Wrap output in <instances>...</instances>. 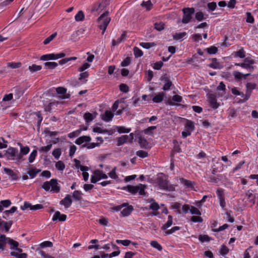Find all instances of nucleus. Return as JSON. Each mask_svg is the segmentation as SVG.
Returning <instances> with one entry per match:
<instances>
[{
	"instance_id": "0e129e2a",
	"label": "nucleus",
	"mask_w": 258,
	"mask_h": 258,
	"mask_svg": "<svg viewBox=\"0 0 258 258\" xmlns=\"http://www.w3.org/2000/svg\"><path fill=\"white\" fill-rule=\"evenodd\" d=\"M52 246H53V243L51 241H44V242H42L41 243H40V246L41 248H44L45 247H52Z\"/></svg>"
},
{
	"instance_id": "39448f33",
	"label": "nucleus",
	"mask_w": 258,
	"mask_h": 258,
	"mask_svg": "<svg viewBox=\"0 0 258 258\" xmlns=\"http://www.w3.org/2000/svg\"><path fill=\"white\" fill-rule=\"evenodd\" d=\"M182 11L183 16L181 22L183 24H187L192 19V15L195 13V9L194 8H185L182 10Z\"/></svg>"
},
{
	"instance_id": "f8f14e48",
	"label": "nucleus",
	"mask_w": 258,
	"mask_h": 258,
	"mask_svg": "<svg viewBox=\"0 0 258 258\" xmlns=\"http://www.w3.org/2000/svg\"><path fill=\"white\" fill-rule=\"evenodd\" d=\"M56 91L57 94L61 95L60 96V98L61 99H66L70 97L69 94H67V89L63 87H58L56 89Z\"/></svg>"
},
{
	"instance_id": "c756f323",
	"label": "nucleus",
	"mask_w": 258,
	"mask_h": 258,
	"mask_svg": "<svg viewBox=\"0 0 258 258\" xmlns=\"http://www.w3.org/2000/svg\"><path fill=\"white\" fill-rule=\"evenodd\" d=\"M19 145L20 146V152L21 155L23 156V155H26L28 154L30 151V149L28 146L23 147L22 146L21 144L19 143Z\"/></svg>"
},
{
	"instance_id": "4d7b16f0",
	"label": "nucleus",
	"mask_w": 258,
	"mask_h": 258,
	"mask_svg": "<svg viewBox=\"0 0 258 258\" xmlns=\"http://www.w3.org/2000/svg\"><path fill=\"white\" fill-rule=\"evenodd\" d=\"M207 51L209 54H215L218 51V48L214 46H212L207 48Z\"/></svg>"
},
{
	"instance_id": "603ef678",
	"label": "nucleus",
	"mask_w": 258,
	"mask_h": 258,
	"mask_svg": "<svg viewBox=\"0 0 258 258\" xmlns=\"http://www.w3.org/2000/svg\"><path fill=\"white\" fill-rule=\"evenodd\" d=\"M100 146L99 143H89L87 144H84L82 146L83 147H87L88 149H93L96 147H99Z\"/></svg>"
},
{
	"instance_id": "69168bd1",
	"label": "nucleus",
	"mask_w": 258,
	"mask_h": 258,
	"mask_svg": "<svg viewBox=\"0 0 258 258\" xmlns=\"http://www.w3.org/2000/svg\"><path fill=\"white\" fill-rule=\"evenodd\" d=\"M50 181H45L42 184V188H43L45 191H49L50 188Z\"/></svg>"
},
{
	"instance_id": "8fccbe9b",
	"label": "nucleus",
	"mask_w": 258,
	"mask_h": 258,
	"mask_svg": "<svg viewBox=\"0 0 258 258\" xmlns=\"http://www.w3.org/2000/svg\"><path fill=\"white\" fill-rule=\"evenodd\" d=\"M217 91H223L224 92V93L220 95L221 96H222L224 94H225V91L226 90V87H225V84H224V83L223 82H221L219 83V85L217 87ZM219 95H220V94H219Z\"/></svg>"
},
{
	"instance_id": "c9c22d12",
	"label": "nucleus",
	"mask_w": 258,
	"mask_h": 258,
	"mask_svg": "<svg viewBox=\"0 0 258 258\" xmlns=\"http://www.w3.org/2000/svg\"><path fill=\"white\" fill-rule=\"evenodd\" d=\"M45 67L49 69H53L56 68L58 64L55 62H46L44 63Z\"/></svg>"
},
{
	"instance_id": "b1692460",
	"label": "nucleus",
	"mask_w": 258,
	"mask_h": 258,
	"mask_svg": "<svg viewBox=\"0 0 258 258\" xmlns=\"http://www.w3.org/2000/svg\"><path fill=\"white\" fill-rule=\"evenodd\" d=\"M55 166L56 168L59 171H63L66 167L64 163L62 161L56 162Z\"/></svg>"
},
{
	"instance_id": "864d4df0",
	"label": "nucleus",
	"mask_w": 258,
	"mask_h": 258,
	"mask_svg": "<svg viewBox=\"0 0 258 258\" xmlns=\"http://www.w3.org/2000/svg\"><path fill=\"white\" fill-rule=\"evenodd\" d=\"M61 150L59 148L54 149L52 152V155L56 159H58L61 155Z\"/></svg>"
},
{
	"instance_id": "ddd939ff",
	"label": "nucleus",
	"mask_w": 258,
	"mask_h": 258,
	"mask_svg": "<svg viewBox=\"0 0 258 258\" xmlns=\"http://www.w3.org/2000/svg\"><path fill=\"white\" fill-rule=\"evenodd\" d=\"M113 116L114 114L111 111L106 110L104 114L102 115V119L106 122H109L112 119Z\"/></svg>"
},
{
	"instance_id": "bb28decb",
	"label": "nucleus",
	"mask_w": 258,
	"mask_h": 258,
	"mask_svg": "<svg viewBox=\"0 0 258 258\" xmlns=\"http://www.w3.org/2000/svg\"><path fill=\"white\" fill-rule=\"evenodd\" d=\"M11 255L14 256L17 258H26L27 254L25 253H20L16 251H12L10 253Z\"/></svg>"
},
{
	"instance_id": "0eeeda50",
	"label": "nucleus",
	"mask_w": 258,
	"mask_h": 258,
	"mask_svg": "<svg viewBox=\"0 0 258 258\" xmlns=\"http://www.w3.org/2000/svg\"><path fill=\"white\" fill-rule=\"evenodd\" d=\"M61 205H63L65 208L68 209L72 204V200L69 195H66L65 198L59 202Z\"/></svg>"
},
{
	"instance_id": "cd10ccee",
	"label": "nucleus",
	"mask_w": 258,
	"mask_h": 258,
	"mask_svg": "<svg viewBox=\"0 0 258 258\" xmlns=\"http://www.w3.org/2000/svg\"><path fill=\"white\" fill-rule=\"evenodd\" d=\"M109 0H103L101 2V3L98 4V7L100 8V11H102L104 9H105L107 6H108L109 5Z\"/></svg>"
},
{
	"instance_id": "7c9ffc66",
	"label": "nucleus",
	"mask_w": 258,
	"mask_h": 258,
	"mask_svg": "<svg viewBox=\"0 0 258 258\" xmlns=\"http://www.w3.org/2000/svg\"><path fill=\"white\" fill-rule=\"evenodd\" d=\"M246 196L248 197L249 199V201L252 204V205L254 204L255 203V196L253 195L252 193V191L248 190L246 193Z\"/></svg>"
},
{
	"instance_id": "6ab92c4d",
	"label": "nucleus",
	"mask_w": 258,
	"mask_h": 258,
	"mask_svg": "<svg viewBox=\"0 0 258 258\" xmlns=\"http://www.w3.org/2000/svg\"><path fill=\"white\" fill-rule=\"evenodd\" d=\"M4 171L8 174L12 178V180L17 179V175L13 171L9 168H5Z\"/></svg>"
},
{
	"instance_id": "09e8293b",
	"label": "nucleus",
	"mask_w": 258,
	"mask_h": 258,
	"mask_svg": "<svg viewBox=\"0 0 258 258\" xmlns=\"http://www.w3.org/2000/svg\"><path fill=\"white\" fill-rule=\"evenodd\" d=\"M149 209L153 211H158L160 209V206L157 203L154 202L151 204Z\"/></svg>"
},
{
	"instance_id": "412c9836",
	"label": "nucleus",
	"mask_w": 258,
	"mask_h": 258,
	"mask_svg": "<svg viewBox=\"0 0 258 258\" xmlns=\"http://www.w3.org/2000/svg\"><path fill=\"white\" fill-rule=\"evenodd\" d=\"M164 94L163 92L159 93L158 95H156L153 98V101L156 103H160L162 101L163 99Z\"/></svg>"
},
{
	"instance_id": "4468645a",
	"label": "nucleus",
	"mask_w": 258,
	"mask_h": 258,
	"mask_svg": "<svg viewBox=\"0 0 258 258\" xmlns=\"http://www.w3.org/2000/svg\"><path fill=\"white\" fill-rule=\"evenodd\" d=\"M97 113H95L93 115L90 112H86L84 115V118L87 123L91 122L96 116Z\"/></svg>"
},
{
	"instance_id": "9b49d317",
	"label": "nucleus",
	"mask_w": 258,
	"mask_h": 258,
	"mask_svg": "<svg viewBox=\"0 0 258 258\" xmlns=\"http://www.w3.org/2000/svg\"><path fill=\"white\" fill-rule=\"evenodd\" d=\"M67 219V216L64 214H61L59 211H56L53 217H52V221H55L56 220H58L59 221H64L66 220Z\"/></svg>"
},
{
	"instance_id": "393cba45",
	"label": "nucleus",
	"mask_w": 258,
	"mask_h": 258,
	"mask_svg": "<svg viewBox=\"0 0 258 258\" xmlns=\"http://www.w3.org/2000/svg\"><path fill=\"white\" fill-rule=\"evenodd\" d=\"M41 66L36 65L35 64H33L32 66H30L29 67V70L32 73L40 71L41 69Z\"/></svg>"
},
{
	"instance_id": "338daca9",
	"label": "nucleus",
	"mask_w": 258,
	"mask_h": 258,
	"mask_svg": "<svg viewBox=\"0 0 258 258\" xmlns=\"http://www.w3.org/2000/svg\"><path fill=\"white\" fill-rule=\"evenodd\" d=\"M119 89L121 92L126 93L128 91V87L125 84H121L119 85Z\"/></svg>"
},
{
	"instance_id": "a211bd4d",
	"label": "nucleus",
	"mask_w": 258,
	"mask_h": 258,
	"mask_svg": "<svg viewBox=\"0 0 258 258\" xmlns=\"http://www.w3.org/2000/svg\"><path fill=\"white\" fill-rule=\"evenodd\" d=\"M180 182L183 184L186 187H193L195 184V182L190 180H188L183 178H180Z\"/></svg>"
},
{
	"instance_id": "49530a36",
	"label": "nucleus",
	"mask_w": 258,
	"mask_h": 258,
	"mask_svg": "<svg viewBox=\"0 0 258 258\" xmlns=\"http://www.w3.org/2000/svg\"><path fill=\"white\" fill-rule=\"evenodd\" d=\"M37 151L36 150H34L30 154L29 157V162L32 163L34 161L35 157L37 156Z\"/></svg>"
},
{
	"instance_id": "aec40b11",
	"label": "nucleus",
	"mask_w": 258,
	"mask_h": 258,
	"mask_svg": "<svg viewBox=\"0 0 258 258\" xmlns=\"http://www.w3.org/2000/svg\"><path fill=\"white\" fill-rule=\"evenodd\" d=\"M133 210V208L132 206H128L126 208L123 209L121 212V214L124 217L128 216L130 215Z\"/></svg>"
},
{
	"instance_id": "e2e57ef3",
	"label": "nucleus",
	"mask_w": 258,
	"mask_h": 258,
	"mask_svg": "<svg viewBox=\"0 0 258 258\" xmlns=\"http://www.w3.org/2000/svg\"><path fill=\"white\" fill-rule=\"evenodd\" d=\"M116 242L117 243L122 244L124 246H128L132 242L130 240H116Z\"/></svg>"
},
{
	"instance_id": "680f3d73",
	"label": "nucleus",
	"mask_w": 258,
	"mask_h": 258,
	"mask_svg": "<svg viewBox=\"0 0 258 258\" xmlns=\"http://www.w3.org/2000/svg\"><path fill=\"white\" fill-rule=\"evenodd\" d=\"M229 248L226 246L224 245H222L220 250V253L222 255H225L229 252Z\"/></svg>"
},
{
	"instance_id": "7ed1b4c3",
	"label": "nucleus",
	"mask_w": 258,
	"mask_h": 258,
	"mask_svg": "<svg viewBox=\"0 0 258 258\" xmlns=\"http://www.w3.org/2000/svg\"><path fill=\"white\" fill-rule=\"evenodd\" d=\"M109 12L106 11L103 13L97 19L99 28L102 30V34L105 32L106 28L110 21V18L108 17Z\"/></svg>"
},
{
	"instance_id": "5701e85b",
	"label": "nucleus",
	"mask_w": 258,
	"mask_h": 258,
	"mask_svg": "<svg viewBox=\"0 0 258 258\" xmlns=\"http://www.w3.org/2000/svg\"><path fill=\"white\" fill-rule=\"evenodd\" d=\"M186 34V33L185 32L181 33H176L173 35V38L176 40H180L183 37H185Z\"/></svg>"
},
{
	"instance_id": "5fc2aeb1",
	"label": "nucleus",
	"mask_w": 258,
	"mask_h": 258,
	"mask_svg": "<svg viewBox=\"0 0 258 258\" xmlns=\"http://www.w3.org/2000/svg\"><path fill=\"white\" fill-rule=\"evenodd\" d=\"M180 229V227L174 226V227H172L171 229L165 231L164 235H167L171 234L174 233V232H175L176 231L179 230Z\"/></svg>"
},
{
	"instance_id": "f3484780",
	"label": "nucleus",
	"mask_w": 258,
	"mask_h": 258,
	"mask_svg": "<svg viewBox=\"0 0 258 258\" xmlns=\"http://www.w3.org/2000/svg\"><path fill=\"white\" fill-rule=\"evenodd\" d=\"M40 171V169H37L36 168H29L27 171V174H29L31 178H33Z\"/></svg>"
},
{
	"instance_id": "bf43d9fd",
	"label": "nucleus",
	"mask_w": 258,
	"mask_h": 258,
	"mask_svg": "<svg viewBox=\"0 0 258 258\" xmlns=\"http://www.w3.org/2000/svg\"><path fill=\"white\" fill-rule=\"evenodd\" d=\"M235 56L239 57L240 58H244L245 57V52L244 49L242 48L238 51L235 52Z\"/></svg>"
},
{
	"instance_id": "de8ad7c7",
	"label": "nucleus",
	"mask_w": 258,
	"mask_h": 258,
	"mask_svg": "<svg viewBox=\"0 0 258 258\" xmlns=\"http://www.w3.org/2000/svg\"><path fill=\"white\" fill-rule=\"evenodd\" d=\"M82 194L79 190H75L73 194V197L76 201H80L81 199Z\"/></svg>"
},
{
	"instance_id": "20e7f679",
	"label": "nucleus",
	"mask_w": 258,
	"mask_h": 258,
	"mask_svg": "<svg viewBox=\"0 0 258 258\" xmlns=\"http://www.w3.org/2000/svg\"><path fill=\"white\" fill-rule=\"evenodd\" d=\"M5 156L10 160H16L18 161L21 160L22 156L19 154L17 149L10 147L6 151Z\"/></svg>"
},
{
	"instance_id": "ea45409f",
	"label": "nucleus",
	"mask_w": 258,
	"mask_h": 258,
	"mask_svg": "<svg viewBox=\"0 0 258 258\" xmlns=\"http://www.w3.org/2000/svg\"><path fill=\"white\" fill-rule=\"evenodd\" d=\"M199 239L201 242H204L210 241L211 238L207 235H200L199 236Z\"/></svg>"
},
{
	"instance_id": "f03ea898",
	"label": "nucleus",
	"mask_w": 258,
	"mask_h": 258,
	"mask_svg": "<svg viewBox=\"0 0 258 258\" xmlns=\"http://www.w3.org/2000/svg\"><path fill=\"white\" fill-rule=\"evenodd\" d=\"M146 188V185L140 183L136 186L128 185L123 187L122 189L127 190L133 195H135L137 192H139V195L141 196H146V192L145 191Z\"/></svg>"
},
{
	"instance_id": "2eb2a0df",
	"label": "nucleus",
	"mask_w": 258,
	"mask_h": 258,
	"mask_svg": "<svg viewBox=\"0 0 258 258\" xmlns=\"http://www.w3.org/2000/svg\"><path fill=\"white\" fill-rule=\"evenodd\" d=\"M212 60L213 62L209 64V66L210 68L216 69H220L222 68V65H221L219 62H217V59L216 58H212Z\"/></svg>"
},
{
	"instance_id": "774afa93",
	"label": "nucleus",
	"mask_w": 258,
	"mask_h": 258,
	"mask_svg": "<svg viewBox=\"0 0 258 258\" xmlns=\"http://www.w3.org/2000/svg\"><path fill=\"white\" fill-rule=\"evenodd\" d=\"M81 72L82 73L80 74V77L79 78V80H84L88 77L89 73L87 71Z\"/></svg>"
},
{
	"instance_id": "dca6fc26",
	"label": "nucleus",
	"mask_w": 258,
	"mask_h": 258,
	"mask_svg": "<svg viewBox=\"0 0 258 258\" xmlns=\"http://www.w3.org/2000/svg\"><path fill=\"white\" fill-rule=\"evenodd\" d=\"M128 137L127 135H123L117 139V146H119L128 142Z\"/></svg>"
},
{
	"instance_id": "a18cd8bd",
	"label": "nucleus",
	"mask_w": 258,
	"mask_h": 258,
	"mask_svg": "<svg viewBox=\"0 0 258 258\" xmlns=\"http://www.w3.org/2000/svg\"><path fill=\"white\" fill-rule=\"evenodd\" d=\"M154 28L157 31H160L164 29V24L162 22L154 24Z\"/></svg>"
},
{
	"instance_id": "4be33fe9",
	"label": "nucleus",
	"mask_w": 258,
	"mask_h": 258,
	"mask_svg": "<svg viewBox=\"0 0 258 258\" xmlns=\"http://www.w3.org/2000/svg\"><path fill=\"white\" fill-rule=\"evenodd\" d=\"M52 144H50L48 145H47L46 146H42V147H40L39 149H38V150L40 152V153H47L48 152H49L51 148H52Z\"/></svg>"
},
{
	"instance_id": "13d9d810",
	"label": "nucleus",
	"mask_w": 258,
	"mask_h": 258,
	"mask_svg": "<svg viewBox=\"0 0 258 258\" xmlns=\"http://www.w3.org/2000/svg\"><path fill=\"white\" fill-rule=\"evenodd\" d=\"M216 193H217V195L219 200L224 198V190L222 188H217Z\"/></svg>"
},
{
	"instance_id": "6e6d98bb",
	"label": "nucleus",
	"mask_w": 258,
	"mask_h": 258,
	"mask_svg": "<svg viewBox=\"0 0 258 258\" xmlns=\"http://www.w3.org/2000/svg\"><path fill=\"white\" fill-rule=\"evenodd\" d=\"M221 177V175H218L217 177L211 175L209 176V181L212 182L217 183L219 181L220 178Z\"/></svg>"
},
{
	"instance_id": "37998d69",
	"label": "nucleus",
	"mask_w": 258,
	"mask_h": 258,
	"mask_svg": "<svg viewBox=\"0 0 258 258\" xmlns=\"http://www.w3.org/2000/svg\"><path fill=\"white\" fill-rule=\"evenodd\" d=\"M150 244L152 247L157 249L159 251H161L162 249V246L156 241H152L150 242Z\"/></svg>"
},
{
	"instance_id": "052dcab7",
	"label": "nucleus",
	"mask_w": 258,
	"mask_h": 258,
	"mask_svg": "<svg viewBox=\"0 0 258 258\" xmlns=\"http://www.w3.org/2000/svg\"><path fill=\"white\" fill-rule=\"evenodd\" d=\"M1 206L5 208H8L11 205V202L9 200H3L0 202Z\"/></svg>"
},
{
	"instance_id": "c03bdc74",
	"label": "nucleus",
	"mask_w": 258,
	"mask_h": 258,
	"mask_svg": "<svg viewBox=\"0 0 258 258\" xmlns=\"http://www.w3.org/2000/svg\"><path fill=\"white\" fill-rule=\"evenodd\" d=\"M190 213L192 215H201V213L200 210L194 206H191L190 208Z\"/></svg>"
},
{
	"instance_id": "473e14b6",
	"label": "nucleus",
	"mask_w": 258,
	"mask_h": 258,
	"mask_svg": "<svg viewBox=\"0 0 258 258\" xmlns=\"http://www.w3.org/2000/svg\"><path fill=\"white\" fill-rule=\"evenodd\" d=\"M94 174L97 176V177H98V178H99V179L101 178H103V179L107 178V175L105 174V173H104L102 171H100L99 170H95L94 172Z\"/></svg>"
},
{
	"instance_id": "3c124183",
	"label": "nucleus",
	"mask_w": 258,
	"mask_h": 258,
	"mask_svg": "<svg viewBox=\"0 0 258 258\" xmlns=\"http://www.w3.org/2000/svg\"><path fill=\"white\" fill-rule=\"evenodd\" d=\"M136 155L140 157V158H146V157H148V153L147 152L143 151V150L138 151L136 152Z\"/></svg>"
},
{
	"instance_id": "c85d7f7f",
	"label": "nucleus",
	"mask_w": 258,
	"mask_h": 258,
	"mask_svg": "<svg viewBox=\"0 0 258 258\" xmlns=\"http://www.w3.org/2000/svg\"><path fill=\"white\" fill-rule=\"evenodd\" d=\"M54 54H48L43 55L41 56L40 59L42 60H54L55 58L54 57Z\"/></svg>"
},
{
	"instance_id": "72a5a7b5",
	"label": "nucleus",
	"mask_w": 258,
	"mask_h": 258,
	"mask_svg": "<svg viewBox=\"0 0 258 258\" xmlns=\"http://www.w3.org/2000/svg\"><path fill=\"white\" fill-rule=\"evenodd\" d=\"M256 84L255 83H247L246 87V92L249 93H251L252 91L256 87Z\"/></svg>"
},
{
	"instance_id": "79ce46f5",
	"label": "nucleus",
	"mask_w": 258,
	"mask_h": 258,
	"mask_svg": "<svg viewBox=\"0 0 258 258\" xmlns=\"http://www.w3.org/2000/svg\"><path fill=\"white\" fill-rule=\"evenodd\" d=\"M235 65L240 66L243 68H245L249 71H252L253 69V67L251 66L249 64L246 63H236Z\"/></svg>"
},
{
	"instance_id": "423d86ee",
	"label": "nucleus",
	"mask_w": 258,
	"mask_h": 258,
	"mask_svg": "<svg viewBox=\"0 0 258 258\" xmlns=\"http://www.w3.org/2000/svg\"><path fill=\"white\" fill-rule=\"evenodd\" d=\"M208 101L210 106L213 109H217L219 106V104L217 101L216 96L214 94H209L208 95Z\"/></svg>"
},
{
	"instance_id": "f257e3e1",
	"label": "nucleus",
	"mask_w": 258,
	"mask_h": 258,
	"mask_svg": "<svg viewBox=\"0 0 258 258\" xmlns=\"http://www.w3.org/2000/svg\"><path fill=\"white\" fill-rule=\"evenodd\" d=\"M155 183L162 189L169 191L175 190V187L172 185L168 184V180L162 173H160L158 175L155 179Z\"/></svg>"
},
{
	"instance_id": "4c0bfd02",
	"label": "nucleus",
	"mask_w": 258,
	"mask_h": 258,
	"mask_svg": "<svg viewBox=\"0 0 258 258\" xmlns=\"http://www.w3.org/2000/svg\"><path fill=\"white\" fill-rule=\"evenodd\" d=\"M134 53L136 57H140L143 56V51L137 47L134 48Z\"/></svg>"
},
{
	"instance_id": "58836bf2",
	"label": "nucleus",
	"mask_w": 258,
	"mask_h": 258,
	"mask_svg": "<svg viewBox=\"0 0 258 258\" xmlns=\"http://www.w3.org/2000/svg\"><path fill=\"white\" fill-rule=\"evenodd\" d=\"M141 6L146 8L147 10H150L152 8L153 4H152L151 1H148L147 2H143V3L141 4Z\"/></svg>"
},
{
	"instance_id": "a878e982",
	"label": "nucleus",
	"mask_w": 258,
	"mask_h": 258,
	"mask_svg": "<svg viewBox=\"0 0 258 258\" xmlns=\"http://www.w3.org/2000/svg\"><path fill=\"white\" fill-rule=\"evenodd\" d=\"M8 243L10 245V249H16L19 246V243L12 239H9Z\"/></svg>"
},
{
	"instance_id": "e433bc0d",
	"label": "nucleus",
	"mask_w": 258,
	"mask_h": 258,
	"mask_svg": "<svg viewBox=\"0 0 258 258\" xmlns=\"http://www.w3.org/2000/svg\"><path fill=\"white\" fill-rule=\"evenodd\" d=\"M57 35V33L55 32L50 36L46 38L43 41L44 44L46 45L49 43Z\"/></svg>"
},
{
	"instance_id": "6e6552de",
	"label": "nucleus",
	"mask_w": 258,
	"mask_h": 258,
	"mask_svg": "<svg viewBox=\"0 0 258 258\" xmlns=\"http://www.w3.org/2000/svg\"><path fill=\"white\" fill-rule=\"evenodd\" d=\"M216 165H213L212 167V173L214 175L218 172H221L223 170V164L218 162H216Z\"/></svg>"
},
{
	"instance_id": "a19ab883",
	"label": "nucleus",
	"mask_w": 258,
	"mask_h": 258,
	"mask_svg": "<svg viewBox=\"0 0 258 258\" xmlns=\"http://www.w3.org/2000/svg\"><path fill=\"white\" fill-rule=\"evenodd\" d=\"M195 19L197 21L200 22L205 19V18L204 17V15L203 12H198L195 14Z\"/></svg>"
},
{
	"instance_id": "9d476101",
	"label": "nucleus",
	"mask_w": 258,
	"mask_h": 258,
	"mask_svg": "<svg viewBox=\"0 0 258 258\" xmlns=\"http://www.w3.org/2000/svg\"><path fill=\"white\" fill-rule=\"evenodd\" d=\"M51 191L57 193L60 190V187L58 186L57 180L56 179H51L50 180Z\"/></svg>"
},
{
	"instance_id": "2f4dec72",
	"label": "nucleus",
	"mask_w": 258,
	"mask_h": 258,
	"mask_svg": "<svg viewBox=\"0 0 258 258\" xmlns=\"http://www.w3.org/2000/svg\"><path fill=\"white\" fill-rule=\"evenodd\" d=\"M140 46L146 49H149L151 47L155 46L156 44L154 42H141L140 43Z\"/></svg>"
},
{
	"instance_id": "f704fd0d",
	"label": "nucleus",
	"mask_w": 258,
	"mask_h": 258,
	"mask_svg": "<svg viewBox=\"0 0 258 258\" xmlns=\"http://www.w3.org/2000/svg\"><path fill=\"white\" fill-rule=\"evenodd\" d=\"M75 20L76 21H82L84 19V15L82 11H80L76 14L75 17Z\"/></svg>"
},
{
	"instance_id": "1a4fd4ad",
	"label": "nucleus",
	"mask_w": 258,
	"mask_h": 258,
	"mask_svg": "<svg viewBox=\"0 0 258 258\" xmlns=\"http://www.w3.org/2000/svg\"><path fill=\"white\" fill-rule=\"evenodd\" d=\"M139 144L141 148L145 149L151 148V146L147 142V141L143 137L140 136L139 137Z\"/></svg>"
}]
</instances>
